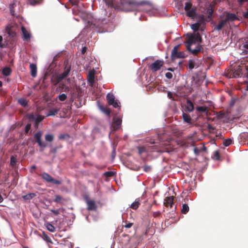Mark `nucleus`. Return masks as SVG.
Listing matches in <instances>:
<instances>
[{"label": "nucleus", "mask_w": 248, "mask_h": 248, "mask_svg": "<svg viewBox=\"0 0 248 248\" xmlns=\"http://www.w3.org/2000/svg\"><path fill=\"white\" fill-rule=\"evenodd\" d=\"M192 3L190 2H187L185 3V10L186 12L187 11L191 9Z\"/></svg>", "instance_id": "obj_45"}, {"label": "nucleus", "mask_w": 248, "mask_h": 248, "mask_svg": "<svg viewBox=\"0 0 248 248\" xmlns=\"http://www.w3.org/2000/svg\"><path fill=\"white\" fill-rule=\"evenodd\" d=\"M206 13H207V14L208 16V17L210 18L212 17V15H213V9H212V8L211 7H209V8H208L207 9Z\"/></svg>", "instance_id": "obj_44"}, {"label": "nucleus", "mask_w": 248, "mask_h": 248, "mask_svg": "<svg viewBox=\"0 0 248 248\" xmlns=\"http://www.w3.org/2000/svg\"><path fill=\"white\" fill-rule=\"evenodd\" d=\"M180 45L175 46L171 51V59L172 61L177 58H184L186 57V54L183 51H178Z\"/></svg>", "instance_id": "obj_4"}, {"label": "nucleus", "mask_w": 248, "mask_h": 248, "mask_svg": "<svg viewBox=\"0 0 248 248\" xmlns=\"http://www.w3.org/2000/svg\"><path fill=\"white\" fill-rule=\"evenodd\" d=\"M70 91V88L66 85L64 82L60 83L59 84L58 87L56 89V91L60 92H68Z\"/></svg>", "instance_id": "obj_15"}, {"label": "nucleus", "mask_w": 248, "mask_h": 248, "mask_svg": "<svg viewBox=\"0 0 248 248\" xmlns=\"http://www.w3.org/2000/svg\"><path fill=\"white\" fill-rule=\"evenodd\" d=\"M57 147H54L50 150L49 153L52 154H55L57 151Z\"/></svg>", "instance_id": "obj_56"}, {"label": "nucleus", "mask_w": 248, "mask_h": 248, "mask_svg": "<svg viewBox=\"0 0 248 248\" xmlns=\"http://www.w3.org/2000/svg\"><path fill=\"white\" fill-rule=\"evenodd\" d=\"M202 37L200 35L199 33H197L194 34H191L190 35L186 43H189L190 44H193L196 43V42H202Z\"/></svg>", "instance_id": "obj_8"}, {"label": "nucleus", "mask_w": 248, "mask_h": 248, "mask_svg": "<svg viewBox=\"0 0 248 248\" xmlns=\"http://www.w3.org/2000/svg\"><path fill=\"white\" fill-rule=\"evenodd\" d=\"M106 98L109 105H112L115 108L119 107V103L115 100V97L112 93H108Z\"/></svg>", "instance_id": "obj_9"}, {"label": "nucleus", "mask_w": 248, "mask_h": 248, "mask_svg": "<svg viewBox=\"0 0 248 248\" xmlns=\"http://www.w3.org/2000/svg\"><path fill=\"white\" fill-rule=\"evenodd\" d=\"M50 211L52 213H54L56 215L59 214V211L58 210L51 209Z\"/></svg>", "instance_id": "obj_58"}, {"label": "nucleus", "mask_w": 248, "mask_h": 248, "mask_svg": "<svg viewBox=\"0 0 248 248\" xmlns=\"http://www.w3.org/2000/svg\"><path fill=\"white\" fill-rule=\"evenodd\" d=\"M200 152H201V150L199 149H198L197 147L194 148V152L196 155H199Z\"/></svg>", "instance_id": "obj_55"}, {"label": "nucleus", "mask_w": 248, "mask_h": 248, "mask_svg": "<svg viewBox=\"0 0 248 248\" xmlns=\"http://www.w3.org/2000/svg\"><path fill=\"white\" fill-rule=\"evenodd\" d=\"M140 204V200L137 199L134 202H133L131 204L130 207L134 210H136L138 208Z\"/></svg>", "instance_id": "obj_30"}, {"label": "nucleus", "mask_w": 248, "mask_h": 248, "mask_svg": "<svg viewBox=\"0 0 248 248\" xmlns=\"http://www.w3.org/2000/svg\"><path fill=\"white\" fill-rule=\"evenodd\" d=\"M73 5H77L78 3V0H69Z\"/></svg>", "instance_id": "obj_59"}, {"label": "nucleus", "mask_w": 248, "mask_h": 248, "mask_svg": "<svg viewBox=\"0 0 248 248\" xmlns=\"http://www.w3.org/2000/svg\"><path fill=\"white\" fill-rule=\"evenodd\" d=\"M54 135L52 134H48L45 135V140L48 142H51L54 140Z\"/></svg>", "instance_id": "obj_39"}, {"label": "nucleus", "mask_w": 248, "mask_h": 248, "mask_svg": "<svg viewBox=\"0 0 248 248\" xmlns=\"http://www.w3.org/2000/svg\"><path fill=\"white\" fill-rule=\"evenodd\" d=\"M214 157H215L216 159L218 160L220 157L219 153L218 151H216L214 152Z\"/></svg>", "instance_id": "obj_53"}, {"label": "nucleus", "mask_w": 248, "mask_h": 248, "mask_svg": "<svg viewBox=\"0 0 248 248\" xmlns=\"http://www.w3.org/2000/svg\"><path fill=\"white\" fill-rule=\"evenodd\" d=\"M232 77L235 78L241 77L243 74L241 66H239L236 69L232 70Z\"/></svg>", "instance_id": "obj_16"}, {"label": "nucleus", "mask_w": 248, "mask_h": 248, "mask_svg": "<svg viewBox=\"0 0 248 248\" xmlns=\"http://www.w3.org/2000/svg\"><path fill=\"white\" fill-rule=\"evenodd\" d=\"M114 175V172L111 171H107L104 173V175L107 177L112 176Z\"/></svg>", "instance_id": "obj_50"}, {"label": "nucleus", "mask_w": 248, "mask_h": 248, "mask_svg": "<svg viewBox=\"0 0 248 248\" xmlns=\"http://www.w3.org/2000/svg\"><path fill=\"white\" fill-rule=\"evenodd\" d=\"M167 96L170 99H171L172 100H177V99L174 98L173 93L170 91L168 92Z\"/></svg>", "instance_id": "obj_47"}, {"label": "nucleus", "mask_w": 248, "mask_h": 248, "mask_svg": "<svg viewBox=\"0 0 248 248\" xmlns=\"http://www.w3.org/2000/svg\"><path fill=\"white\" fill-rule=\"evenodd\" d=\"M243 46L246 49H248V42H247L245 44H244Z\"/></svg>", "instance_id": "obj_63"}, {"label": "nucleus", "mask_w": 248, "mask_h": 248, "mask_svg": "<svg viewBox=\"0 0 248 248\" xmlns=\"http://www.w3.org/2000/svg\"><path fill=\"white\" fill-rule=\"evenodd\" d=\"M101 110L108 116H109L111 111L109 108L100 107Z\"/></svg>", "instance_id": "obj_41"}, {"label": "nucleus", "mask_w": 248, "mask_h": 248, "mask_svg": "<svg viewBox=\"0 0 248 248\" xmlns=\"http://www.w3.org/2000/svg\"><path fill=\"white\" fill-rule=\"evenodd\" d=\"M201 24L200 22H197L191 25V29L194 31H197L199 30L200 26Z\"/></svg>", "instance_id": "obj_40"}, {"label": "nucleus", "mask_w": 248, "mask_h": 248, "mask_svg": "<svg viewBox=\"0 0 248 248\" xmlns=\"http://www.w3.org/2000/svg\"><path fill=\"white\" fill-rule=\"evenodd\" d=\"M183 118L184 121L185 122L188 123V124L191 123V118L188 114L185 113H183Z\"/></svg>", "instance_id": "obj_32"}, {"label": "nucleus", "mask_w": 248, "mask_h": 248, "mask_svg": "<svg viewBox=\"0 0 248 248\" xmlns=\"http://www.w3.org/2000/svg\"><path fill=\"white\" fill-rule=\"evenodd\" d=\"M166 77L168 79H171L172 78V74L170 72H167L165 74Z\"/></svg>", "instance_id": "obj_54"}, {"label": "nucleus", "mask_w": 248, "mask_h": 248, "mask_svg": "<svg viewBox=\"0 0 248 248\" xmlns=\"http://www.w3.org/2000/svg\"><path fill=\"white\" fill-rule=\"evenodd\" d=\"M87 209L90 211L94 210L96 208L95 202L93 200L87 201Z\"/></svg>", "instance_id": "obj_20"}, {"label": "nucleus", "mask_w": 248, "mask_h": 248, "mask_svg": "<svg viewBox=\"0 0 248 248\" xmlns=\"http://www.w3.org/2000/svg\"><path fill=\"white\" fill-rule=\"evenodd\" d=\"M21 30L22 31L23 39L27 41H30L31 38V34L30 32L27 31L23 26L21 27Z\"/></svg>", "instance_id": "obj_14"}, {"label": "nucleus", "mask_w": 248, "mask_h": 248, "mask_svg": "<svg viewBox=\"0 0 248 248\" xmlns=\"http://www.w3.org/2000/svg\"><path fill=\"white\" fill-rule=\"evenodd\" d=\"M87 80L91 86H93L94 82V71H90L87 75Z\"/></svg>", "instance_id": "obj_18"}, {"label": "nucleus", "mask_w": 248, "mask_h": 248, "mask_svg": "<svg viewBox=\"0 0 248 248\" xmlns=\"http://www.w3.org/2000/svg\"><path fill=\"white\" fill-rule=\"evenodd\" d=\"M225 13L226 14V15L225 18L224 19L227 22L230 21H234L235 20L238 19V18L234 13H230L228 12H225Z\"/></svg>", "instance_id": "obj_12"}, {"label": "nucleus", "mask_w": 248, "mask_h": 248, "mask_svg": "<svg viewBox=\"0 0 248 248\" xmlns=\"http://www.w3.org/2000/svg\"><path fill=\"white\" fill-rule=\"evenodd\" d=\"M40 176L43 180L47 183L56 185H60L62 184L61 181L54 179L50 174L46 172H43L40 175Z\"/></svg>", "instance_id": "obj_5"}, {"label": "nucleus", "mask_w": 248, "mask_h": 248, "mask_svg": "<svg viewBox=\"0 0 248 248\" xmlns=\"http://www.w3.org/2000/svg\"><path fill=\"white\" fill-rule=\"evenodd\" d=\"M245 68L247 72L246 77L248 78V65L247 66H245Z\"/></svg>", "instance_id": "obj_64"}, {"label": "nucleus", "mask_w": 248, "mask_h": 248, "mask_svg": "<svg viewBox=\"0 0 248 248\" xmlns=\"http://www.w3.org/2000/svg\"><path fill=\"white\" fill-rule=\"evenodd\" d=\"M55 197V198L53 200V201L56 203L63 204L64 202L66 201L64 198L59 195H56Z\"/></svg>", "instance_id": "obj_22"}, {"label": "nucleus", "mask_w": 248, "mask_h": 248, "mask_svg": "<svg viewBox=\"0 0 248 248\" xmlns=\"http://www.w3.org/2000/svg\"><path fill=\"white\" fill-rule=\"evenodd\" d=\"M46 226L47 229L50 232H54L55 231V228L49 222L46 224Z\"/></svg>", "instance_id": "obj_37"}, {"label": "nucleus", "mask_w": 248, "mask_h": 248, "mask_svg": "<svg viewBox=\"0 0 248 248\" xmlns=\"http://www.w3.org/2000/svg\"><path fill=\"white\" fill-rule=\"evenodd\" d=\"M31 75L32 77H35L37 75V66L34 63H31L30 65Z\"/></svg>", "instance_id": "obj_23"}, {"label": "nucleus", "mask_w": 248, "mask_h": 248, "mask_svg": "<svg viewBox=\"0 0 248 248\" xmlns=\"http://www.w3.org/2000/svg\"><path fill=\"white\" fill-rule=\"evenodd\" d=\"M43 238L47 242L52 243V242L51 240V238L49 236H48L44 232H43Z\"/></svg>", "instance_id": "obj_42"}, {"label": "nucleus", "mask_w": 248, "mask_h": 248, "mask_svg": "<svg viewBox=\"0 0 248 248\" xmlns=\"http://www.w3.org/2000/svg\"><path fill=\"white\" fill-rule=\"evenodd\" d=\"M2 36L0 35V47H4V46L2 44Z\"/></svg>", "instance_id": "obj_61"}, {"label": "nucleus", "mask_w": 248, "mask_h": 248, "mask_svg": "<svg viewBox=\"0 0 248 248\" xmlns=\"http://www.w3.org/2000/svg\"><path fill=\"white\" fill-rule=\"evenodd\" d=\"M108 4L110 6L120 8L125 11L134 10L139 5L135 2L129 0H108Z\"/></svg>", "instance_id": "obj_1"}, {"label": "nucleus", "mask_w": 248, "mask_h": 248, "mask_svg": "<svg viewBox=\"0 0 248 248\" xmlns=\"http://www.w3.org/2000/svg\"><path fill=\"white\" fill-rule=\"evenodd\" d=\"M16 158L14 156H12L10 158V164L12 166H14L16 165Z\"/></svg>", "instance_id": "obj_48"}, {"label": "nucleus", "mask_w": 248, "mask_h": 248, "mask_svg": "<svg viewBox=\"0 0 248 248\" xmlns=\"http://www.w3.org/2000/svg\"><path fill=\"white\" fill-rule=\"evenodd\" d=\"M198 63L196 62V60L195 59L189 60L188 67L190 70H192L194 68H198Z\"/></svg>", "instance_id": "obj_21"}, {"label": "nucleus", "mask_w": 248, "mask_h": 248, "mask_svg": "<svg viewBox=\"0 0 248 248\" xmlns=\"http://www.w3.org/2000/svg\"><path fill=\"white\" fill-rule=\"evenodd\" d=\"M224 15H222L220 16V20H219L218 24L215 26L214 29L217 31H220L225 26L227 25V22L223 18Z\"/></svg>", "instance_id": "obj_11"}, {"label": "nucleus", "mask_w": 248, "mask_h": 248, "mask_svg": "<svg viewBox=\"0 0 248 248\" xmlns=\"http://www.w3.org/2000/svg\"><path fill=\"white\" fill-rule=\"evenodd\" d=\"M31 127V124H28L25 128V132L26 134H28Z\"/></svg>", "instance_id": "obj_52"}, {"label": "nucleus", "mask_w": 248, "mask_h": 248, "mask_svg": "<svg viewBox=\"0 0 248 248\" xmlns=\"http://www.w3.org/2000/svg\"><path fill=\"white\" fill-rule=\"evenodd\" d=\"M208 129L209 130H214L215 128L213 126V125L211 124H208L207 126Z\"/></svg>", "instance_id": "obj_60"}, {"label": "nucleus", "mask_w": 248, "mask_h": 248, "mask_svg": "<svg viewBox=\"0 0 248 248\" xmlns=\"http://www.w3.org/2000/svg\"><path fill=\"white\" fill-rule=\"evenodd\" d=\"M196 109L198 112L207 113L208 112V108L205 106H198L196 108Z\"/></svg>", "instance_id": "obj_33"}, {"label": "nucleus", "mask_w": 248, "mask_h": 248, "mask_svg": "<svg viewBox=\"0 0 248 248\" xmlns=\"http://www.w3.org/2000/svg\"><path fill=\"white\" fill-rule=\"evenodd\" d=\"M11 72L12 70L10 68L5 67L3 69L2 73L5 76H8L11 74Z\"/></svg>", "instance_id": "obj_31"}, {"label": "nucleus", "mask_w": 248, "mask_h": 248, "mask_svg": "<svg viewBox=\"0 0 248 248\" xmlns=\"http://www.w3.org/2000/svg\"><path fill=\"white\" fill-rule=\"evenodd\" d=\"M133 225V223L127 222L126 221L125 222V225L124 226L126 228H130Z\"/></svg>", "instance_id": "obj_51"}, {"label": "nucleus", "mask_w": 248, "mask_h": 248, "mask_svg": "<svg viewBox=\"0 0 248 248\" xmlns=\"http://www.w3.org/2000/svg\"><path fill=\"white\" fill-rule=\"evenodd\" d=\"M42 132L41 131L37 132L34 135V142L37 143L38 145L40 147V151L41 152L43 151L44 149L46 147L47 145V143L42 140Z\"/></svg>", "instance_id": "obj_3"}, {"label": "nucleus", "mask_w": 248, "mask_h": 248, "mask_svg": "<svg viewBox=\"0 0 248 248\" xmlns=\"http://www.w3.org/2000/svg\"><path fill=\"white\" fill-rule=\"evenodd\" d=\"M27 118L29 119L31 121H35V126L36 127H38V124L42 122L44 119V117L40 115H37L36 116H35L33 113H31L28 114L27 115Z\"/></svg>", "instance_id": "obj_7"}, {"label": "nucleus", "mask_w": 248, "mask_h": 248, "mask_svg": "<svg viewBox=\"0 0 248 248\" xmlns=\"http://www.w3.org/2000/svg\"><path fill=\"white\" fill-rule=\"evenodd\" d=\"M67 98V96L66 94L65 93H62V94H60L58 96V98L59 99V100L61 101H65Z\"/></svg>", "instance_id": "obj_43"}, {"label": "nucleus", "mask_w": 248, "mask_h": 248, "mask_svg": "<svg viewBox=\"0 0 248 248\" xmlns=\"http://www.w3.org/2000/svg\"><path fill=\"white\" fill-rule=\"evenodd\" d=\"M163 64L164 62L163 61L158 60L152 63L150 66V68L153 72H156L160 69Z\"/></svg>", "instance_id": "obj_10"}, {"label": "nucleus", "mask_w": 248, "mask_h": 248, "mask_svg": "<svg viewBox=\"0 0 248 248\" xmlns=\"http://www.w3.org/2000/svg\"><path fill=\"white\" fill-rule=\"evenodd\" d=\"M71 71V67L70 66L66 65L64 69V71L61 74L56 73L54 75L60 83L62 82V81L66 78L69 74Z\"/></svg>", "instance_id": "obj_6"}, {"label": "nucleus", "mask_w": 248, "mask_h": 248, "mask_svg": "<svg viewBox=\"0 0 248 248\" xmlns=\"http://www.w3.org/2000/svg\"><path fill=\"white\" fill-rule=\"evenodd\" d=\"M160 214H161V213L159 211L155 212L153 213V216L155 217H159L160 215Z\"/></svg>", "instance_id": "obj_57"}, {"label": "nucleus", "mask_w": 248, "mask_h": 248, "mask_svg": "<svg viewBox=\"0 0 248 248\" xmlns=\"http://www.w3.org/2000/svg\"><path fill=\"white\" fill-rule=\"evenodd\" d=\"M18 3V2L16 0H13V2L11 3L9 5V8L10 11V13L12 16H15V8L17 5V4Z\"/></svg>", "instance_id": "obj_24"}, {"label": "nucleus", "mask_w": 248, "mask_h": 248, "mask_svg": "<svg viewBox=\"0 0 248 248\" xmlns=\"http://www.w3.org/2000/svg\"><path fill=\"white\" fill-rule=\"evenodd\" d=\"M51 82L55 86L60 84V82L58 81V79L57 78L54 74L53 75V76H52V78H51Z\"/></svg>", "instance_id": "obj_38"}, {"label": "nucleus", "mask_w": 248, "mask_h": 248, "mask_svg": "<svg viewBox=\"0 0 248 248\" xmlns=\"http://www.w3.org/2000/svg\"><path fill=\"white\" fill-rule=\"evenodd\" d=\"M20 27L16 24L11 23L8 24L6 28V32L11 37H15L19 31Z\"/></svg>", "instance_id": "obj_2"}, {"label": "nucleus", "mask_w": 248, "mask_h": 248, "mask_svg": "<svg viewBox=\"0 0 248 248\" xmlns=\"http://www.w3.org/2000/svg\"><path fill=\"white\" fill-rule=\"evenodd\" d=\"M189 211V206L186 204H183L182 205V208L181 209V212L184 214H186Z\"/></svg>", "instance_id": "obj_36"}, {"label": "nucleus", "mask_w": 248, "mask_h": 248, "mask_svg": "<svg viewBox=\"0 0 248 248\" xmlns=\"http://www.w3.org/2000/svg\"><path fill=\"white\" fill-rule=\"evenodd\" d=\"M122 124V120L120 118H117L113 122L112 126L114 130H118L121 126Z\"/></svg>", "instance_id": "obj_19"}, {"label": "nucleus", "mask_w": 248, "mask_h": 248, "mask_svg": "<svg viewBox=\"0 0 248 248\" xmlns=\"http://www.w3.org/2000/svg\"><path fill=\"white\" fill-rule=\"evenodd\" d=\"M192 45V44H190L189 43H187L186 48H187V49L189 51L191 52V53H192L193 54H194V55H197L200 52H201L202 48L201 46H200L199 45H198L196 46L195 48L192 49L191 47V46Z\"/></svg>", "instance_id": "obj_13"}, {"label": "nucleus", "mask_w": 248, "mask_h": 248, "mask_svg": "<svg viewBox=\"0 0 248 248\" xmlns=\"http://www.w3.org/2000/svg\"><path fill=\"white\" fill-rule=\"evenodd\" d=\"M36 196V194L34 193H30L26 195L22 196V198L26 201H30L34 198Z\"/></svg>", "instance_id": "obj_27"}, {"label": "nucleus", "mask_w": 248, "mask_h": 248, "mask_svg": "<svg viewBox=\"0 0 248 248\" xmlns=\"http://www.w3.org/2000/svg\"><path fill=\"white\" fill-rule=\"evenodd\" d=\"M60 109L59 108L50 109L49 110L48 113L46 114V116L48 117L50 116H55L58 113V112L60 111Z\"/></svg>", "instance_id": "obj_26"}, {"label": "nucleus", "mask_w": 248, "mask_h": 248, "mask_svg": "<svg viewBox=\"0 0 248 248\" xmlns=\"http://www.w3.org/2000/svg\"><path fill=\"white\" fill-rule=\"evenodd\" d=\"M174 197L173 196L167 197L165 199L164 204L165 206L172 207L173 204Z\"/></svg>", "instance_id": "obj_17"}, {"label": "nucleus", "mask_w": 248, "mask_h": 248, "mask_svg": "<svg viewBox=\"0 0 248 248\" xmlns=\"http://www.w3.org/2000/svg\"><path fill=\"white\" fill-rule=\"evenodd\" d=\"M18 103L22 107H26L28 106V101L24 98H19Z\"/></svg>", "instance_id": "obj_28"}, {"label": "nucleus", "mask_w": 248, "mask_h": 248, "mask_svg": "<svg viewBox=\"0 0 248 248\" xmlns=\"http://www.w3.org/2000/svg\"><path fill=\"white\" fill-rule=\"evenodd\" d=\"M43 0H28V3L32 6L41 4Z\"/></svg>", "instance_id": "obj_34"}, {"label": "nucleus", "mask_w": 248, "mask_h": 248, "mask_svg": "<svg viewBox=\"0 0 248 248\" xmlns=\"http://www.w3.org/2000/svg\"><path fill=\"white\" fill-rule=\"evenodd\" d=\"M186 15L191 18H194L196 16V10L195 9H191L186 11Z\"/></svg>", "instance_id": "obj_29"}, {"label": "nucleus", "mask_w": 248, "mask_h": 248, "mask_svg": "<svg viewBox=\"0 0 248 248\" xmlns=\"http://www.w3.org/2000/svg\"><path fill=\"white\" fill-rule=\"evenodd\" d=\"M70 137L68 134H62L59 135L58 139L60 140H68Z\"/></svg>", "instance_id": "obj_35"}, {"label": "nucleus", "mask_w": 248, "mask_h": 248, "mask_svg": "<svg viewBox=\"0 0 248 248\" xmlns=\"http://www.w3.org/2000/svg\"><path fill=\"white\" fill-rule=\"evenodd\" d=\"M143 170L145 172H149L152 170V167L150 166L144 165L143 167Z\"/></svg>", "instance_id": "obj_49"}, {"label": "nucleus", "mask_w": 248, "mask_h": 248, "mask_svg": "<svg viewBox=\"0 0 248 248\" xmlns=\"http://www.w3.org/2000/svg\"><path fill=\"white\" fill-rule=\"evenodd\" d=\"M232 140L231 139H228L227 140H225L223 141V144L225 146H229L230 145H231L232 144Z\"/></svg>", "instance_id": "obj_46"}, {"label": "nucleus", "mask_w": 248, "mask_h": 248, "mask_svg": "<svg viewBox=\"0 0 248 248\" xmlns=\"http://www.w3.org/2000/svg\"><path fill=\"white\" fill-rule=\"evenodd\" d=\"M194 105L193 103L189 100H187L186 104V109L189 112H192L194 110Z\"/></svg>", "instance_id": "obj_25"}, {"label": "nucleus", "mask_w": 248, "mask_h": 248, "mask_svg": "<svg viewBox=\"0 0 248 248\" xmlns=\"http://www.w3.org/2000/svg\"><path fill=\"white\" fill-rule=\"evenodd\" d=\"M238 2L240 3V4H243L244 2L246 1H248V0H237Z\"/></svg>", "instance_id": "obj_62"}]
</instances>
